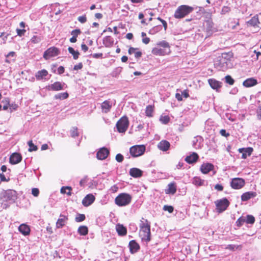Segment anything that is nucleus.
Instances as JSON below:
<instances>
[{"instance_id":"1","label":"nucleus","mask_w":261,"mask_h":261,"mask_svg":"<svg viewBox=\"0 0 261 261\" xmlns=\"http://www.w3.org/2000/svg\"><path fill=\"white\" fill-rule=\"evenodd\" d=\"M140 237L143 241L148 242L150 241V226L147 220L142 218L140 223Z\"/></svg>"},{"instance_id":"2","label":"nucleus","mask_w":261,"mask_h":261,"mask_svg":"<svg viewBox=\"0 0 261 261\" xmlns=\"http://www.w3.org/2000/svg\"><path fill=\"white\" fill-rule=\"evenodd\" d=\"M194 9L193 7L188 5H181L175 11L174 16L177 19L182 18L191 13Z\"/></svg>"},{"instance_id":"3","label":"nucleus","mask_w":261,"mask_h":261,"mask_svg":"<svg viewBox=\"0 0 261 261\" xmlns=\"http://www.w3.org/2000/svg\"><path fill=\"white\" fill-rule=\"evenodd\" d=\"M17 197V193L15 191L12 190L7 191L3 196V200L6 201L7 203H2L3 208H6L10 204L15 202Z\"/></svg>"},{"instance_id":"4","label":"nucleus","mask_w":261,"mask_h":261,"mask_svg":"<svg viewBox=\"0 0 261 261\" xmlns=\"http://www.w3.org/2000/svg\"><path fill=\"white\" fill-rule=\"evenodd\" d=\"M132 196L127 193H121L115 199V202L119 206H125L128 205L132 201Z\"/></svg>"},{"instance_id":"5","label":"nucleus","mask_w":261,"mask_h":261,"mask_svg":"<svg viewBox=\"0 0 261 261\" xmlns=\"http://www.w3.org/2000/svg\"><path fill=\"white\" fill-rule=\"evenodd\" d=\"M230 61L222 55L215 61L214 66L218 70L225 71L230 67Z\"/></svg>"},{"instance_id":"6","label":"nucleus","mask_w":261,"mask_h":261,"mask_svg":"<svg viewBox=\"0 0 261 261\" xmlns=\"http://www.w3.org/2000/svg\"><path fill=\"white\" fill-rule=\"evenodd\" d=\"M129 121L126 116L121 117L116 123V127L118 131L120 133H125L128 128Z\"/></svg>"},{"instance_id":"7","label":"nucleus","mask_w":261,"mask_h":261,"mask_svg":"<svg viewBox=\"0 0 261 261\" xmlns=\"http://www.w3.org/2000/svg\"><path fill=\"white\" fill-rule=\"evenodd\" d=\"M145 146L143 145H135L129 148V152L133 157L142 155L145 151Z\"/></svg>"},{"instance_id":"8","label":"nucleus","mask_w":261,"mask_h":261,"mask_svg":"<svg viewBox=\"0 0 261 261\" xmlns=\"http://www.w3.org/2000/svg\"><path fill=\"white\" fill-rule=\"evenodd\" d=\"M217 212L221 213L225 211L229 205V202L226 198L215 201Z\"/></svg>"},{"instance_id":"9","label":"nucleus","mask_w":261,"mask_h":261,"mask_svg":"<svg viewBox=\"0 0 261 261\" xmlns=\"http://www.w3.org/2000/svg\"><path fill=\"white\" fill-rule=\"evenodd\" d=\"M60 54L59 49L55 47H51L48 48L43 54V58L45 60H48L52 57H56Z\"/></svg>"},{"instance_id":"10","label":"nucleus","mask_w":261,"mask_h":261,"mask_svg":"<svg viewBox=\"0 0 261 261\" xmlns=\"http://www.w3.org/2000/svg\"><path fill=\"white\" fill-rule=\"evenodd\" d=\"M245 184V180L242 178H234L232 179L230 186L234 189H240L243 188Z\"/></svg>"},{"instance_id":"11","label":"nucleus","mask_w":261,"mask_h":261,"mask_svg":"<svg viewBox=\"0 0 261 261\" xmlns=\"http://www.w3.org/2000/svg\"><path fill=\"white\" fill-rule=\"evenodd\" d=\"M65 83H61L60 82H56L53 84L49 85L47 87V89L49 91H60L64 88V86H65Z\"/></svg>"},{"instance_id":"12","label":"nucleus","mask_w":261,"mask_h":261,"mask_svg":"<svg viewBox=\"0 0 261 261\" xmlns=\"http://www.w3.org/2000/svg\"><path fill=\"white\" fill-rule=\"evenodd\" d=\"M109 150L106 147H102L97 151L96 157L97 159L103 160L106 159L109 154Z\"/></svg>"},{"instance_id":"13","label":"nucleus","mask_w":261,"mask_h":261,"mask_svg":"<svg viewBox=\"0 0 261 261\" xmlns=\"http://www.w3.org/2000/svg\"><path fill=\"white\" fill-rule=\"evenodd\" d=\"M95 198L92 194L87 195L82 200V204L84 206L87 207L92 204L95 201Z\"/></svg>"},{"instance_id":"14","label":"nucleus","mask_w":261,"mask_h":261,"mask_svg":"<svg viewBox=\"0 0 261 261\" xmlns=\"http://www.w3.org/2000/svg\"><path fill=\"white\" fill-rule=\"evenodd\" d=\"M112 107V103L110 100L104 101L101 104V111L103 113H108L111 111Z\"/></svg>"},{"instance_id":"15","label":"nucleus","mask_w":261,"mask_h":261,"mask_svg":"<svg viewBox=\"0 0 261 261\" xmlns=\"http://www.w3.org/2000/svg\"><path fill=\"white\" fill-rule=\"evenodd\" d=\"M22 156L20 154L15 152L12 154L9 159L10 163L12 165L16 164L21 162Z\"/></svg>"},{"instance_id":"16","label":"nucleus","mask_w":261,"mask_h":261,"mask_svg":"<svg viewBox=\"0 0 261 261\" xmlns=\"http://www.w3.org/2000/svg\"><path fill=\"white\" fill-rule=\"evenodd\" d=\"M208 82L211 87L217 91L222 87V83L214 79H209Z\"/></svg>"},{"instance_id":"17","label":"nucleus","mask_w":261,"mask_h":261,"mask_svg":"<svg viewBox=\"0 0 261 261\" xmlns=\"http://www.w3.org/2000/svg\"><path fill=\"white\" fill-rule=\"evenodd\" d=\"M239 151L242 153V158L245 159L251 154L253 151V149L251 147L242 148H240L239 149Z\"/></svg>"},{"instance_id":"18","label":"nucleus","mask_w":261,"mask_h":261,"mask_svg":"<svg viewBox=\"0 0 261 261\" xmlns=\"http://www.w3.org/2000/svg\"><path fill=\"white\" fill-rule=\"evenodd\" d=\"M170 146V143L166 140H162L158 144V148L163 151H167Z\"/></svg>"},{"instance_id":"19","label":"nucleus","mask_w":261,"mask_h":261,"mask_svg":"<svg viewBox=\"0 0 261 261\" xmlns=\"http://www.w3.org/2000/svg\"><path fill=\"white\" fill-rule=\"evenodd\" d=\"M214 168L213 164L210 163L203 164L200 167V171L203 174H207Z\"/></svg>"},{"instance_id":"20","label":"nucleus","mask_w":261,"mask_h":261,"mask_svg":"<svg viewBox=\"0 0 261 261\" xmlns=\"http://www.w3.org/2000/svg\"><path fill=\"white\" fill-rule=\"evenodd\" d=\"M151 53L153 55L155 56H165L169 54V53H168V51L159 47L153 48Z\"/></svg>"},{"instance_id":"21","label":"nucleus","mask_w":261,"mask_h":261,"mask_svg":"<svg viewBox=\"0 0 261 261\" xmlns=\"http://www.w3.org/2000/svg\"><path fill=\"white\" fill-rule=\"evenodd\" d=\"M256 196V193L255 192L250 191L243 193L241 196V200L243 201H246L249 199L255 197Z\"/></svg>"},{"instance_id":"22","label":"nucleus","mask_w":261,"mask_h":261,"mask_svg":"<svg viewBox=\"0 0 261 261\" xmlns=\"http://www.w3.org/2000/svg\"><path fill=\"white\" fill-rule=\"evenodd\" d=\"M192 182L193 184L196 186H202L207 185V182H206L204 180L202 179L199 177L197 176H195L192 179Z\"/></svg>"},{"instance_id":"23","label":"nucleus","mask_w":261,"mask_h":261,"mask_svg":"<svg viewBox=\"0 0 261 261\" xmlns=\"http://www.w3.org/2000/svg\"><path fill=\"white\" fill-rule=\"evenodd\" d=\"M142 171L137 168H131L129 170L130 175L135 178L140 177L142 176Z\"/></svg>"},{"instance_id":"24","label":"nucleus","mask_w":261,"mask_h":261,"mask_svg":"<svg viewBox=\"0 0 261 261\" xmlns=\"http://www.w3.org/2000/svg\"><path fill=\"white\" fill-rule=\"evenodd\" d=\"M257 84V80L253 77L248 78L243 83V85L245 87H250Z\"/></svg>"},{"instance_id":"25","label":"nucleus","mask_w":261,"mask_h":261,"mask_svg":"<svg viewBox=\"0 0 261 261\" xmlns=\"http://www.w3.org/2000/svg\"><path fill=\"white\" fill-rule=\"evenodd\" d=\"M68 218L67 216L63 215H60V218L58 219L56 223L57 227L58 228H62L63 226H64Z\"/></svg>"},{"instance_id":"26","label":"nucleus","mask_w":261,"mask_h":261,"mask_svg":"<svg viewBox=\"0 0 261 261\" xmlns=\"http://www.w3.org/2000/svg\"><path fill=\"white\" fill-rule=\"evenodd\" d=\"M130 252L134 253L138 251L140 248L139 244L134 240H132L129 243Z\"/></svg>"},{"instance_id":"27","label":"nucleus","mask_w":261,"mask_h":261,"mask_svg":"<svg viewBox=\"0 0 261 261\" xmlns=\"http://www.w3.org/2000/svg\"><path fill=\"white\" fill-rule=\"evenodd\" d=\"M116 229L119 236H124L127 233L126 228L122 224H117L116 226Z\"/></svg>"},{"instance_id":"28","label":"nucleus","mask_w":261,"mask_h":261,"mask_svg":"<svg viewBox=\"0 0 261 261\" xmlns=\"http://www.w3.org/2000/svg\"><path fill=\"white\" fill-rule=\"evenodd\" d=\"M114 43V39L111 36H106L103 39V44L106 47H111Z\"/></svg>"},{"instance_id":"29","label":"nucleus","mask_w":261,"mask_h":261,"mask_svg":"<svg viewBox=\"0 0 261 261\" xmlns=\"http://www.w3.org/2000/svg\"><path fill=\"white\" fill-rule=\"evenodd\" d=\"M198 159V154L196 153L193 152L190 155L187 156L185 159V161L188 163L192 164L193 163L196 162Z\"/></svg>"},{"instance_id":"30","label":"nucleus","mask_w":261,"mask_h":261,"mask_svg":"<svg viewBox=\"0 0 261 261\" xmlns=\"http://www.w3.org/2000/svg\"><path fill=\"white\" fill-rule=\"evenodd\" d=\"M19 231L24 236L28 235L30 232V229L29 226L25 224H21L18 228Z\"/></svg>"},{"instance_id":"31","label":"nucleus","mask_w":261,"mask_h":261,"mask_svg":"<svg viewBox=\"0 0 261 261\" xmlns=\"http://www.w3.org/2000/svg\"><path fill=\"white\" fill-rule=\"evenodd\" d=\"M176 192V186L175 185V184L170 183L168 185V188L165 190V193L166 194H174Z\"/></svg>"},{"instance_id":"32","label":"nucleus","mask_w":261,"mask_h":261,"mask_svg":"<svg viewBox=\"0 0 261 261\" xmlns=\"http://www.w3.org/2000/svg\"><path fill=\"white\" fill-rule=\"evenodd\" d=\"M157 46L159 47H161L163 49H165V50L168 51V53H170L171 50L170 48V45L168 42L166 41H162L159 42L156 44Z\"/></svg>"},{"instance_id":"33","label":"nucleus","mask_w":261,"mask_h":261,"mask_svg":"<svg viewBox=\"0 0 261 261\" xmlns=\"http://www.w3.org/2000/svg\"><path fill=\"white\" fill-rule=\"evenodd\" d=\"M48 74V71L45 69H42L38 71L35 75V76L38 80H42L45 78Z\"/></svg>"},{"instance_id":"34","label":"nucleus","mask_w":261,"mask_h":261,"mask_svg":"<svg viewBox=\"0 0 261 261\" xmlns=\"http://www.w3.org/2000/svg\"><path fill=\"white\" fill-rule=\"evenodd\" d=\"M128 53L129 55L134 54L136 58H139L142 56V53L140 51H138V48H134L133 47H130L129 48Z\"/></svg>"},{"instance_id":"35","label":"nucleus","mask_w":261,"mask_h":261,"mask_svg":"<svg viewBox=\"0 0 261 261\" xmlns=\"http://www.w3.org/2000/svg\"><path fill=\"white\" fill-rule=\"evenodd\" d=\"M259 19H258V15H255L253 16L250 20L248 21V23L251 26H257L258 24L259 23Z\"/></svg>"},{"instance_id":"36","label":"nucleus","mask_w":261,"mask_h":261,"mask_svg":"<svg viewBox=\"0 0 261 261\" xmlns=\"http://www.w3.org/2000/svg\"><path fill=\"white\" fill-rule=\"evenodd\" d=\"M77 232L82 236H85L88 232V227L86 226H81L79 227Z\"/></svg>"},{"instance_id":"37","label":"nucleus","mask_w":261,"mask_h":261,"mask_svg":"<svg viewBox=\"0 0 261 261\" xmlns=\"http://www.w3.org/2000/svg\"><path fill=\"white\" fill-rule=\"evenodd\" d=\"M69 95L67 92H63V93H58L57 94H56L54 96L55 98L56 99H65L68 97Z\"/></svg>"},{"instance_id":"38","label":"nucleus","mask_w":261,"mask_h":261,"mask_svg":"<svg viewBox=\"0 0 261 261\" xmlns=\"http://www.w3.org/2000/svg\"><path fill=\"white\" fill-rule=\"evenodd\" d=\"M68 51L73 56L74 60L78 59L80 53L78 51H75L72 47H69L68 48Z\"/></svg>"},{"instance_id":"39","label":"nucleus","mask_w":261,"mask_h":261,"mask_svg":"<svg viewBox=\"0 0 261 261\" xmlns=\"http://www.w3.org/2000/svg\"><path fill=\"white\" fill-rule=\"evenodd\" d=\"M153 112V107L151 105H148L146 108L145 114L147 117H151L152 116Z\"/></svg>"},{"instance_id":"40","label":"nucleus","mask_w":261,"mask_h":261,"mask_svg":"<svg viewBox=\"0 0 261 261\" xmlns=\"http://www.w3.org/2000/svg\"><path fill=\"white\" fill-rule=\"evenodd\" d=\"M72 189L70 187H63L61 189V193L62 194H67L68 195L70 196L71 195V191Z\"/></svg>"},{"instance_id":"41","label":"nucleus","mask_w":261,"mask_h":261,"mask_svg":"<svg viewBox=\"0 0 261 261\" xmlns=\"http://www.w3.org/2000/svg\"><path fill=\"white\" fill-rule=\"evenodd\" d=\"M162 29V27L161 26H159V25H157V26H155L154 27H153L152 29H151L149 31V34H151V35H154L155 34H156V33L159 32V31H160Z\"/></svg>"},{"instance_id":"42","label":"nucleus","mask_w":261,"mask_h":261,"mask_svg":"<svg viewBox=\"0 0 261 261\" xmlns=\"http://www.w3.org/2000/svg\"><path fill=\"white\" fill-rule=\"evenodd\" d=\"M204 27H206V30L207 31H210L212 30V28H213V23L212 21L210 20H206L204 24Z\"/></svg>"},{"instance_id":"43","label":"nucleus","mask_w":261,"mask_h":261,"mask_svg":"<svg viewBox=\"0 0 261 261\" xmlns=\"http://www.w3.org/2000/svg\"><path fill=\"white\" fill-rule=\"evenodd\" d=\"M246 223L247 224H252L255 222V218L252 215H248L245 217Z\"/></svg>"},{"instance_id":"44","label":"nucleus","mask_w":261,"mask_h":261,"mask_svg":"<svg viewBox=\"0 0 261 261\" xmlns=\"http://www.w3.org/2000/svg\"><path fill=\"white\" fill-rule=\"evenodd\" d=\"M244 223H246L245 217L244 216L240 217L236 221L237 225L239 227L242 226Z\"/></svg>"},{"instance_id":"45","label":"nucleus","mask_w":261,"mask_h":261,"mask_svg":"<svg viewBox=\"0 0 261 261\" xmlns=\"http://www.w3.org/2000/svg\"><path fill=\"white\" fill-rule=\"evenodd\" d=\"M71 136L75 138L79 136L78 129L76 127H73L70 130Z\"/></svg>"},{"instance_id":"46","label":"nucleus","mask_w":261,"mask_h":261,"mask_svg":"<svg viewBox=\"0 0 261 261\" xmlns=\"http://www.w3.org/2000/svg\"><path fill=\"white\" fill-rule=\"evenodd\" d=\"M160 120L162 123L166 124L169 122L170 118L167 115L161 116Z\"/></svg>"},{"instance_id":"47","label":"nucleus","mask_w":261,"mask_h":261,"mask_svg":"<svg viewBox=\"0 0 261 261\" xmlns=\"http://www.w3.org/2000/svg\"><path fill=\"white\" fill-rule=\"evenodd\" d=\"M86 217L84 214H79L75 217V221L77 222H80L85 220Z\"/></svg>"},{"instance_id":"48","label":"nucleus","mask_w":261,"mask_h":261,"mask_svg":"<svg viewBox=\"0 0 261 261\" xmlns=\"http://www.w3.org/2000/svg\"><path fill=\"white\" fill-rule=\"evenodd\" d=\"M5 33H2L1 35H0V38L2 39V40H0V44H5L6 42V40L7 39L8 36H9V34H7V35H5Z\"/></svg>"},{"instance_id":"49","label":"nucleus","mask_w":261,"mask_h":261,"mask_svg":"<svg viewBox=\"0 0 261 261\" xmlns=\"http://www.w3.org/2000/svg\"><path fill=\"white\" fill-rule=\"evenodd\" d=\"M28 144L30 147V148L29 149V151L37 150V147L33 143L32 141H29L28 142Z\"/></svg>"},{"instance_id":"50","label":"nucleus","mask_w":261,"mask_h":261,"mask_svg":"<svg viewBox=\"0 0 261 261\" xmlns=\"http://www.w3.org/2000/svg\"><path fill=\"white\" fill-rule=\"evenodd\" d=\"M225 82L226 83L230 85H232L234 84V81L230 75H226L225 77Z\"/></svg>"},{"instance_id":"51","label":"nucleus","mask_w":261,"mask_h":261,"mask_svg":"<svg viewBox=\"0 0 261 261\" xmlns=\"http://www.w3.org/2000/svg\"><path fill=\"white\" fill-rule=\"evenodd\" d=\"M41 40V38L38 36H33L31 39V41L35 44L39 43Z\"/></svg>"},{"instance_id":"52","label":"nucleus","mask_w":261,"mask_h":261,"mask_svg":"<svg viewBox=\"0 0 261 261\" xmlns=\"http://www.w3.org/2000/svg\"><path fill=\"white\" fill-rule=\"evenodd\" d=\"M165 211H168L169 213H172L173 212L174 208L172 206L165 205L163 208Z\"/></svg>"},{"instance_id":"53","label":"nucleus","mask_w":261,"mask_h":261,"mask_svg":"<svg viewBox=\"0 0 261 261\" xmlns=\"http://www.w3.org/2000/svg\"><path fill=\"white\" fill-rule=\"evenodd\" d=\"M81 33L80 29H75L72 31L71 34L72 35V37H77V36L80 34Z\"/></svg>"},{"instance_id":"54","label":"nucleus","mask_w":261,"mask_h":261,"mask_svg":"<svg viewBox=\"0 0 261 261\" xmlns=\"http://www.w3.org/2000/svg\"><path fill=\"white\" fill-rule=\"evenodd\" d=\"M123 156L120 153L117 154L115 157L116 160L119 163H121L123 161Z\"/></svg>"},{"instance_id":"55","label":"nucleus","mask_w":261,"mask_h":261,"mask_svg":"<svg viewBox=\"0 0 261 261\" xmlns=\"http://www.w3.org/2000/svg\"><path fill=\"white\" fill-rule=\"evenodd\" d=\"M32 194L35 197H37L39 194V190L38 188H33L32 189Z\"/></svg>"},{"instance_id":"56","label":"nucleus","mask_w":261,"mask_h":261,"mask_svg":"<svg viewBox=\"0 0 261 261\" xmlns=\"http://www.w3.org/2000/svg\"><path fill=\"white\" fill-rule=\"evenodd\" d=\"M230 11V8L228 7L224 6L222 8L221 13L225 14Z\"/></svg>"},{"instance_id":"57","label":"nucleus","mask_w":261,"mask_h":261,"mask_svg":"<svg viewBox=\"0 0 261 261\" xmlns=\"http://www.w3.org/2000/svg\"><path fill=\"white\" fill-rule=\"evenodd\" d=\"M16 32H17V35L18 36H23L24 34V33L26 32V31L24 29H16Z\"/></svg>"},{"instance_id":"58","label":"nucleus","mask_w":261,"mask_h":261,"mask_svg":"<svg viewBox=\"0 0 261 261\" xmlns=\"http://www.w3.org/2000/svg\"><path fill=\"white\" fill-rule=\"evenodd\" d=\"M78 20L81 22V23H85V22H86L87 21V18H86V17L85 16H79L77 18Z\"/></svg>"},{"instance_id":"59","label":"nucleus","mask_w":261,"mask_h":261,"mask_svg":"<svg viewBox=\"0 0 261 261\" xmlns=\"http://www.w3.org/2000/svg\"><path fill=\"white\" fill-rule=\"evenodd\" d=\"M103 54L102 53H97V54H91V56L96 59L98 58H101L102 57Z\"/></svg>"},{"instance_id":"60","label":"nucleus","mask_w":261,"mask_h":261,"mask_svg":"<svg viewBox=\"0 0 261 261\" xmlns=\"http://www.w3.org/2000/svg\"><path fill=\"white\" fill-rule=\"evenodd\" d=\"M83 68V64L82 63H79L78 64L75 65L74 66L73 69L75 70H77L79 69H81Z\"/></svg>"},{"instance_id":"61","label":"nucleus","mask_w":261,"mask_h":261,"mask_svg":"<svg viewBox=\"0 0 261 261\" xmlns=\"http://www.w3.org/2000/svg\"><path fill=\"white\" fill-rule=\"evenodd\" d=\"M182 96H183L185 98H187L189 97V94L188 90H185L181 92Z\"/></svg>"},{"instance_id":"62","label":"nucleus","mask_w":261,"mask_h":261,"mask_svg":"<svg viewBox=\"0 0 261 261\" xmlns=\"http://www.w3.org/2000/svg\"><path fill=\"white\" fill-rule=\"evenodd\" d=\"M215 189L219 191H222L223 190V187L219 184L215 186Z\"/></svg>"},{"instance_id":"63","label":"nucleus","mask_w":261,"mask_h":261,"mask_svg":"<svg viewBox=\"0 0 261 261\" xmlns=\"http://www.w3.org/2000/svg\"><path fill=\"white\" fill-rule=\"evenodd\" d=\"M220 133L222 136L227 137L229 136V134L226 133L225 129H221L220 132Z\"/></svg>"},{"instance_id":"64","label":"nucleus","mask_w":261,"mask_h":261,"mask_svg":"<svg viewBox=\"0 0 261 261\" xmlns=\"http://www.w3.org/2000/svg\"><path fill=\"white\" fill-rule=\"evenodd\" d=\"M175 97L179 101L182 100V95L179 93H176L175 94Z\"/></svg>"}]
</instances>
